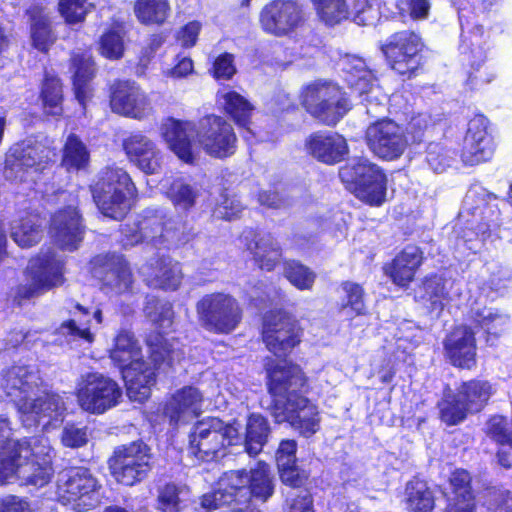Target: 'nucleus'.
Masks as SVG:
<instances>
[{
	"mask_svg": "<svg viewBox=\"0 0 512 512\" xmlns=\"http://www.w3.org/2000/svg\"><path fill=\"white\" fill-rule=\"evenodd\" d=\"M54 474L52 448L44 436L8 440L0 452V481L18 480L37 488L47 485Z\"/></svg>",
	"mask_w": 512,
	"mask_h": 512,
	"instance_id": "f257e3e1",
	"label": "nucleus"
},
{
	"mask_svg": "<svg viewBox=\"0 0 512 512\" xmlns=\"http://www.w3.org/2000/svg\"><path fill=\"white\" fill-rule=\"evenodd\" d=\"M94 202L104 216L121 220L131 208L135 186L121 168L107 167L91 188Z\"/></svg>",
	"mask_w": 512,
	"mask_h": 512,
	"instance_id": "f03ea898",
	"label": "nucleus"
},
{
	"mask_svg": "<svg viewBox=\"0 0 512 512\" xmlns=\"http://www.w3.org/2000/svg\"><path fill=\"white\" fill-rule=\"evenodd\" d=\"M302 104L315 118L326 125H335L350 109L340 87L332 82L317 80L302 92Z\"/></svg>",
	"mask_w": 512,
	"mask_h": 512,
	"instance_id": "7ed1b4c3",
	"label": "nucleus"
},
{
	"mask_svg": "<svg viewBox=\"0 0 512 512\" xmlns=\"http://www.w3.org/2000/svg\"><path fill=\"white\" fill-rule=\"evenodd\" d=\"M200 325L207 331L228 334L240 323L242 312L238 301L230 294L215 292L204 295L196 303Z\"/></svg>",
	"mask_w": 512,
	"mask_h": 512,
	"instance_id": "20e7f679",
	"label": "nucleus"
},
{
	"mask_svg": "<svg viewBox=\"0 0 512 512\" xmlns=\"http://www.w3.org/2000/svg\"><path fill=\"white\" fill-rule=\"evenodd\" d=\"M240 441L238 428L225 424L219 418L199 421L190 435V451L202 461L212 460L226 446Z\"/></svg>",
	"mask_w": 512,
	"mask_h": 512,
	"instance_id": "39448f33",
	"label": "nucleus"
},
{
	"mask_svg": "<svg viewBox=\"0 0 512 512\" xmlns=\"http://www.w3.org/2000/svg\"><path fill=\"white\" fill-rule=\"evenodd\" d=\"M342 182L350 185L355 195L370 205L379 206L385 200L386 176L379 167L366 159L342 167Z\"/></svg>",
	"mask_w": 512,
	"mask_h": 512,
	"instance_id": "423d86ee",
	"label": "nucleus"
},
{
	"mask_svg": "<svg viewBox=\"0 0 512 512\" xmlns=\"http://www.w3.org/2000/svg\"><path fill=\"white\" fill-rule=\"evenodd\" d=\"M52 151L38 141H23L10 148L6 155L4 176L8 180H33L51 160Z\"/></svg>",
	"mask_w": 512,
	"mask_h": 512,
	"instance_id": "0eeeda50",
	"label": "nucleus"
},
{
	"mask_svg": "<svg viewBox=\"0 0 512 512\" xmlns=\"http://www.w3.org/2000/svg\"><path fill=\"white\" fill-rule=\"evenodd\" d=\"M98 482L85 468H69L59 473L57 495L76 511L89 510L98 503Z\"/></svg>",
	"mask_w": 512,
	"mask_h": 512,
	"instance_id": "6e6552de",
	"label": "nucleus"
},
{
	"mask_svg": "<svg viewBox=\"0 0 512 512\" xmlns=\"http://www.w3.org/2000/svg\"><path fill=\"white\" fill-rule=\"evenodd\" d=\"M76 395L83 410L102 414L119 403L122 390L113 379L94 372L81 376Z\"/></svg>",
	"mask_w": 512,
	"mask_h": 512,
	"instance_id": "1a4fd4ad",
	"label": "nucleus"
},
{
	"mask_svg": "<svg viewBox=\"0 0 512 512\" xmlns=\"http://www.w3.org/2000/svg\"><path fill=\"white\" fill-rule=\"evenodd\" d=\"M112 475L119 482L132 486L142 481L151 470V453L142 441L118 447L109 460Z\"/></svg>",
	"mask_w": 512,
	"mask_h": 512,
	"instance_id": "9d476101",
	"label": "nucleus"
},
{
	"mask_svg": "<svg viewBox=\"0 0 512 512\" xmlns=\"http://www.w3.org/2000/svg\"><path fill=\"white\" fill-rule=\"evenodd\" d=\"M303 329L299 322L283 311L264 316L262 338L267 349L277 357L286 356L300 344Z\"/></svg>",
	"mask_w": 512,
	"mask_h": 512,
	"instance_id": "9b49d317",
	"label": "nucleus"
},
{
	"mask_svg": "<svg viewBox=\"0 0 512 512\" xmlns=\"http://www.w3.org/2000/svg\"><path fill=\"white\" fill-rule=\"evenodd\" d=\"M272 414L279 423L287 422L301 435L309 437L319 429L318 407L309 399L298 396L278 399L273 405Z\"/></svg>",
	"mask_w": 512,
	"mask_h": 512,
	"instance_id": "f8f14e48",
	"label": "nucleus"
},
{
	"mask_svg": "<svg viewBox=\"0 0 512 512\" xmlns=\"http://www.w3.org/2000/svg\"><path fill=\"white\" fill-rule=\"evenodd\" d=\"M17 410L22 424L30 428L41 423L47 425L53 420H59L66 406L59 394L40 388L29 399L21 400Z\"/></svg>",
	"mask_w": 512,
	"mask_h": 512,
	"instance_id": "ddd939ff",
	"label": "nucleus"
},
{
	"mask_svg": "<svg viewBox=\"0 0 512 512\" xmlns=\"http://www.w3.org/2000/svg\"><path fill=\"white\" fill-rule=\"evenodd\" d=\"M365 137L370 150L384 160L398 159L408 146L403 128L392 120L372 123L368 126Z\"/></svg>",
	"mask_w": 512,
	"mask_h": 512,
	"instance_id": "4468645a",
	"label": "nucleus"
},
{
	"mask_svg": "<svg viewBox=\"0 0 512 512\" xmlns=\"http://www.w3.org/2000/svg\"><path fill=\"white\" fill-rule=\"evenodd\" d=\"M198 142L210 156L224 158L234 154L237 137L232 125L224 118L210 115L201 120Z\"/></svg>",
	"mask_w": 512,
	"mask_h": 512,
	"instance_id": "2eb2a0df",
	"label": "nucleus"
},
{
	"mask_svg": "<svg viewBox=\"0 0 512 512\" xmlns=\"http://www.w3.org/2000/svg\"><path fill=\"white\" fill-rule=\"evenodd\" d=\"M303 21L302 7L293 0H274L260 13L262 29L278 37L294 32Z\"/></svg>",
	"mask_w": 512,
	"mask_h": 512,
	"instance_id": "dca6fc26",
	"label": "nucleus"
},
{
	"mask_svg": "<svg viewBox=\"0 0 512 512\" xmlns=\"http://www.w3.org/2000/svg\"><path fill=\"white\" fill-rule=\"evenodd\" d=\"M28 272L30 284L18 288L16 298L19 300L29 299L62 283V261L51 253L32 259Z\"/></svg>",
	"mask_w": 512,
	"mask_h": 512,
	"instance_id": "f3484780",
	"label": "nucleus"
},
{
	"mask_svg": "<svg viewBox=\"0 0 512 512\" xmlns=\"http://www.w3.org/2000/svg\"><path fill=\"white\" fill-rule=\"evenodd\" d=\"M423 44L420 37L412 31H401L393 34L382 46L391 68L405 75L417 68V56Z\"/></svg>",
	"mask_w": 512,
	"mask_h": 512,
	"instance_id": "a211bd4d",
	"label": "nucleus"
},
{
	"mask_svg": "<svg viewBox=\"0 0 512 512\" xmlns=\"http://www.w3.org/2000/svg\"><path fill=\"white\" fill-rule=\"evenodd\" d=\"M110 105L115 113L135 119L146 117L152 110L146 94L138 85L129 81L114 84Z\"/></svg>",
	"mask_w": 512,
	"mask_h": 512,
	"instance_id": "6ab92c4d",
	"label": "nucleus"
},
{
	"mask_svg": "<svg viewBox=\"0 0 512 512\" xmlns=\"http://www.w3.org/2000/svg\"><path fill=\"white\" fill-rule=\"evenodd\" d=\"M488 124V119L483 115H476L469 121L462 152L466 164L476 165L492 157L494 145L488 133Z\"/></svg>",
	"mask_w": 512,
	"mask_h": 512,
	"instance_id": "aec40b11",
	"label": "nucleus"
},
{
	"mask_svg": "<svg viewBox=\"0 0 512 512\" xmlns=\"http://www.w3.org/2000/svg\"><path fill=\"white\" fill-rule=\"evenodd\" d=\"M269 376V391L274 397V403L278 399L286 400L287 397H298V392L306 386L307 379L301 368L287 361H281L273 367L266 365Z\"/></svg>",
	"mask_w": 512,
	"mask_h": 512,
	"instance_id": "412c9836",
	"label": "nucleus"
},
{
	"mask_svg": "<svg viewBox=\"0 0 512 512\" xmlns=\"http://www.w3.org/2000/svg\"><path fill=\"white\" fill-rule=\"evenodd\" d=\"M41 385L39 372L33 366L15 365L2 375L1 386L16 407L21 400L33 396L41 388Z\"/></svg>",
	"mask_w": 512,
	"mask_h": 512,
	"instance_id": "4be33fe9",
	"label": "nucleus"
},
{
	"mask_svg": "<svg viewBox=\"0 0 512 512\" xmlns=\"http://www.w3.org/2000/svg\"><path fill=\"white\" fill-rule=\"evenodd\" d=\"M204 396L194 386L177 390L166 402L163 413L172 424L186 423L202 413Z\"/></svg>",
	"mask_w": 512,
	"mask_h": 512,
	"instance_id": "5701e85b",
	"label": "nucleus"
},
{
	"mask_svg": "<svg viewBox=\"0 0 512 512\" xmlns=\"http://www.w3.org/2000/svg\"><path fill=\"white\" fill-rule=\"evenodd\" d=\"M50 233L54 241L63 249L74 250L83 238L81 216L76 207L69 205L57 211L52 217Z\"/></svg>",
	"mask_w": 512,
	"mask_h": 512,
	"instance_id": "b1692460",
	"label": "nucleus"
},
{
	"mask_svg": "<svg viewBox=\"0 0 512 512\" xmlns=\"http://www.w3.org/2000/svg\"><path fill=\"white\" fill-rule=\"evenodd\" d=\"M219 488L205 494L201 499V508L208 511L236 500L238 494L247 495L248 473L244 470L228 471L218 482Z\"/></svg>",
	"mask_w": 512,
	"mask_h": 512,
	"instance_id": "393cba45",
	"label": "nucleus"
},
{
	"mask_svg": "<svg viewBox=\"0 0 512 512\" xmlns=\"http://www.w3.org/2000/svg\"><path fill=\"white\" fill-rule=\"evenodd\" d=\"M444 347L454 366L471 369L476 364V340L469 327H456L447 336Z\"/></svg>",
	"mask_w": 512,
	"mask_h": 512,
	"instance_id": "a878e982",
	"label": "nucleus"
},
{
	"mask_svg": "<svg viewBox=\"0 0 512 512\" xmlns=\"http://www.w3.org/2000/svg\"><path fill=\"white\" fill-rule=\"evenodd\" d=\"M305 146L313 158L329 165L342 161L349 151L346 139L338 133H314L307 138Z\"/></svg>",
	"mask_w": 512,
	"mask_h": 512,
	"instance_id": "bb28decb",
	"label": "nucleus"
},
{
	"mask_svg": "<svg viewBox=\"0 0 512 512\" xmlns=\"http://www.w3.org/2000/svg\"><path fill=\"white\" fill-rule=\"evenodd\" d=\"M147 285L153 288L176 290L182 281V271L178 262L168 257L151 260L141 268Z\"/></svg>",
	"mask_w": 512,
	"mask_h": 512,
	"instance_id": "cd10ccee",
	"label": "nucleus"
},
{
	"mask_svg": "<svg viewBox=\"0 0 512 512\" xmlns=\"http://www.w3.org/2000/svg\"><path fill=\"white\" fill-rule=\"evenodd\" d=\"M423 260V251L415 245H408L395 256L384 270L394 284L406 287L414 280Z\"/></svg>",
	"mask_w": 512,
	"mask_h": 512,
	"instance_id": "c85d7f7f",
	"label": "nucleus"
},
{
	"mask_svg": "<svg viewBox=\"0 0 512 512\" xmlns=\"http://www.w3.org/2000/svg\"><path fill=\"white\" fill-rule=\"evenodd\" d=\"M193 132V124L187 121L168 118L161 125V135L168 147L186 163H192L194 160L190 143V136Z\"/></svg>",
	"mask_w": 512,
	"mask_h": 512,
	"instance_id": "c756f323",
	"label": "nucleus"
},
{
	"mask_svg": "<svg viewBox=\"0 0 512 512\" xmlns=\"http://www.w3.org/2000/svg\"><path fill=\"white\" fill-rule=\"evenodd\" d=\"M154 370V367L142 359L123 368L122 375L131 400L143 402L149 398L151 387L155 383Z\"/></svg>",
	"mask_w": 512,
	"mask_h": 512,
	"instance_id": "7c9ffc66",
	"label": "nucleus"
},
{
	"mask_svg": "<svg viewBox=\"0 0 512 512\" xmlns=\"http://www.w3.org/2000/svg\"><path fill=\"white\" fill-rule=\"evenodd\" d=\"M140 232L144 240L154 244L167 242L178 245L187 240L184 233V224L172 219L163 224L156 218L146 220L141 224Z\"/></svg>",
	"mask_w": 512,
	"mask_h": 512,
	"instance_id": "2f4dec72",
	"label": "nucleus"
},
{
	"mask_svg": "<svg viewBox=\"0 0 512 512\" xmlns=\"http://www.w3.org/2000/svg\"><path fill=\"white\" fill-rule=\"evenodd\" d=\"M216 103L239 127H247L250 123L254 105L237 91L230 87L218 90Z\"/></svg>",
	"mask_w": 512,
	"mask_h": 512,
	"instance_id": "473e14b6",
	"label": "nucleus"
},
{
	"mask_svg": "<svg viewBox=\"0 0 512 512\" xmlns=\"http://www.w3.org/2000/svg\"><path fill=\"white\" fill-rule=\"evenodd\" d=\"M96 273L102 282V288L107 292L124 293L133 283L130 267L121 257H113L101 271Z\"/></svg>",
	"mask_w": 512,
	"mask_h": 512,
	"instance_id": "72a5a7b5",
	"label": "nucleus"
},
{
	"mask_svg": "<svg viewBox=\"0 0 512 512\" xmlns=\"http://www.w3.org/2000/svg\"><path fill=\"white\" fill-rule=\"evenodd\" d=\"M73 87L76 99L85 105L90 97V81L94 75V61L88 51H77L71 56Z\"/></svg>",
	"mask_w": 512,
	"mask_h": 512,
	"instance_id": "f704fd0d",
	"label": "nucleus"
},
{
	"mask_svg": "<svg viewBox=\"0 0 512 512\" xmlns=\"http://www.w3.org/2000/svg\"><path fill=\"white\" fill-rule=\"evenodd\" d=\"M247 249L262 270H274L281 260V247L271 234L256 235Z\"/></svg>",
	"mask_w": 512,
	"mask_h": 512,
	"instance_id": "c9c22d12",
	"label": "nucleus"
},
{
	"mask_svg": "<svg viewBox=\"0 0 512 512\" xmlns=\"http://www.w3.org/2000/svg\"><path fill=\"white\" fill-rule=\"evenodd\" d=\"M454 282L434 275L425 279L422 285V298L430 304V309L440 313L452 300L451 289Z\"/></svg>",
	"mask_w": 512,
	"mask_h": 512,
	"instance_id": "e433bc0d",
	"label": "nucleus"
},
{
	"mask_svg": "<svg viewBox=\"0 0 512 512\" xmlns=\"http://www.w3.org/2000/svg\"><path fill=\"white\" fill-rule=\"evenodd\" d=\"M71 314L72 318L64 321L59 327V333L68 338L69 341L83 340L86 343H92L94 335L88 325L90 322L88 310L80 304H76Z\"/></svg>",
	"mask_w": 512,
	"mask_h": 512,
	"instance_id": "4c0bfd02",
	"label": "nucleus"
},
{
	"mask_svg": "<svg viewBox=\"0 0 512 512\" xmlns=\"http://www.w3.org/2000/svg\"><path fill=\"white\" fill-rule=\"evenodd\" d=\"M134 14L145 25H162L171 14L169 0H135Z\"/></svg>",
	"mask_w": 512,
	"mask_h": 512,
	"instance_id": "58836bf2",
	"label": "nucleus"
},
{
	"mask_svg": "<svg viewBox=\"0 0 512 512\" xmlns=\"http://www.w3.org/2000/svg\"><path fill=\"white\" fill-rule=\"evenodd\" d=\"M460 401L471 413L479 412L492 395V387L487 381L471 380L463 383L458 389Z\"/></svg>",
	"mask_w": 512,
	"mask_h": 512,
	"instance_id": "ea45409f",
	"label": "nucleus"
},
{
	"mask_svg": "<svg viewBox=\"0 0 512 512\" xmlns=\"http://www.w3.org/2000/svg\"><path fill=\"white\" fill-rule=\"evenodd\" d=\"M110 358L122 370L134 361L142 359L139 343L130 332L121 331L116 336L114 347L110 350Z\"/></svg>",
	"mask_w": 512,
	"mask_h": 512,
	"instance_id": "a19ab883",
	"label": "nucleus"
},
{
	"mask_svg": "<svg viewBox=\"0 0 512 512\" xmlns=\"http://www.w3.org/2000/svg\"><path fill=\"white\" fill-rule=\"evenodd\" d=\"M42 222L37 215H28L15 221L11 226V237L23 248L31 247L42 238Z\"/></svg>",
	"mask_w": 512,
	"mask_h": 512,
	"instance_id": "79ce46f5",
	"label": "nucleus"
},
{
	"mask_svg": "<svg viewBox=\"0 0 512 512\" xmlns=\"http://www.w3.org/2000/svg\"><path fill=\"white\" fill-rule=\"evenodd\" d=\"M247 490L250 495L266 501L274 492L273 477L269 465L259 461L248 473Z\"/></svg>",
	"mask_w": 512,
	"mask_h": 512,
	"instance_id": "37998d69",
	"label": "nucleus"
},
{
	"mask_svg": "<svg viewBox=\"0 0 512 512\" xmlns=\"http://www.w3.org/2000/svg\"><path fill=\"white\" fill-rule=\"evenodd\" d=\"M270 433L267 420L252 414L247 421L244 446L249 455H257L263 449Z\"/></svg>",
	"mask_w": 512,
	"mask_h": 512,
	"instance_id": "c03bdc74",
	"label": "nucleus"
},
{
	"mask_svg": "<svg viewBox=\"0 0 512 512\" xmlns=\"http://www.w3.org/2000/svg\"><path fill=\"white\" fill-rule=\"evenodd\" d=\"M321 22L334 26L346 20L350 15L347 0H311Z\"/></svg>",
	"mask_w": 512,
	"mask_h": 512,
	"instance_id": "a18cd8bd",
	"label": "nucleus"
},
{
	"mask_svg": "<svg viewBox=\"0 0 512 512\" xmlns=\"http://www.w3.org/2000/svg\"><path fill=\"white\" fill-rule=\"evenodd\" d=\"M406 502L410 512H431L434 508V497L426 483L415 480L407 484Z\"/></svg>",
	"mask_w": 512,
	"mask_h": 512,
	"instance_id": "49530a36",
	"label": "nucleus"
},
{
	"mask_svg": "<svg viewBox=\"0 0 512 512\" xmlns=\"http://www.w3.org/2000/svg\"><path fill=\"white\" fill-rule=\"evenodd\" d=\"M90 160L86 145L74 134L68 136L63 149L62 164L67 169H83Z\"/></svg>",
	"mask_w": 512,
	"mask_h": 512,
	"instance_id": "de8ad7c7",
	"label": "nucleus"
},
{
	"mask_svg": "<svg viewBox=\"0 0 512 512\" xmlns=\"http://www.w3.org/2000/svg\"><path fill=\"white\" fill-rule=\"evenodd\" d=\"M166 194L176 209L188 211L195 206L199 197V190L195 186L178 179L170 185Z\"/></svg>",
	"mask_w": 512,
	"mask_h": 512,
	"instance_id": "09e8293b",
	"label": "nucleus"
},
{
	"mask_svg": "<svg viewBox=\"0 0 512 512\" xmlns=\"http://www.w3.org/2000/svg\"><path fill=\"white\" fill-rule=\"evenodd\" d=\"M124 33L120 26L106 31L99 40V52L105 58L118 60L124 54Z\"/></svg>",
	"mask_w": 512,
	"mask_h": 512,
	"instance_id": "8fccbe9b",
	"label": "nucleus"
},
{
	"mask_svg": "<svg viewBox=\"0 0 512 512\" xmlns=\"http://www.w3.org/2000/svg\"><path fill=\"white\" fill-rule=\"evenodd\" d=\"M41 98L43 101V107L47 114L50 115H60L62 113V86L60 84L59 79L55 77H46L42 92Z\"/></svg>",
	"mask_w": 512,
	"mask_h": 512,
	"instance_id": "3c124183",
	"label": "nucleus"
},
{
	"mask_svg": "<svg viewBox=\"0 0 512 512\" xmlns=\"http://www.w3.org/2000/svg\"><path fill=\"white\" fill-rule=\"evenodd\" d=\"M188 495L186 486L166 484L159 490L158 503L163 512H179L180 503Z\"/></svg>",
	"mask_w": 512,
	"mask_h": 512,
	"instance_id": "603ef678",
	"label": "nucleus"
},
{
	"mask_svg": "<svg viewBox=\"0 0 512 512\" xmlns=\"http://www.w3.org/2000/svg\"><path fill=\"white\" fill-rule=\"evenodd\" d=\"M145 313L151 322L162 329L171 327L173 323L174 312L169 302L151 299L145 307Z\"/></svg>",
	"mask_w": 512,
	"mask_h": 512,
	"instance_id": "864d4df0",
	"label": "nucleus"
},
{
	"mask_svg": "<svg viewBox=\"0 0 512 512\" xmlns=\"http://www.w3.org/2000/svg\"><path fill=\"white\" fill-rule=\"evenodd\" d=\"M147 343L155 364L167 362L171 365L174 361L179 360V353L172 348V345L162 335L150 336Z\"/></svg>",
	"mask_w": 512,
	"mask_h": 512,
	"instance_id": "5fc2aeb1",
	"label": "nucleus"
},
{
	"mask_svg": "<svg viewBox=\"0 0 512 512\" xmlns=\"http://www.w3.org/2000/svg\"><path fill=\"white\" fill-rule=\"evenodd\" d=\"M284 275L292 285L300 290L311 289L315 281L314 272L295 261L285 264Z\"/></svg>",
	"mask_w": 512,
	"mask_h": 512,
	"instance_id": "6e6d98bb",
	"label": "nucleus"
},
{
	"mask_svg": "<svg viewBox=\"0 0 512 512\" xmlns=\"http://www.w3.org/2000/svg\"><path fill=\"white\" fill-rule=\"evenodd\" d=\"M388 3L395 6L394 14L414 20L425 19L430 10L428 0H388Z\"/></svg>",
	"mask_w": 512,
	"mask_h": 512,
	"instance_id": "4d7b16f0",
	"label": "nucleus"
},
{
	"mask_svg": "<svg viewBox=\"0 0 512 512\" xmlns=\"http://www.w3.org/2000/svg\"><path fill=\"white\" fill-rule=\"evenodd\" d=\"M31 33L33 44L40 51H46L55 40L50 20L46 15H40L33 19Z\"/></svg>",
	"mask_w": 512,
	"mask_h": 512,
	"instance_id": "13d9d810",
	"label": "nucleus"
},
{
	"mask_svg": "<svg viewBox=\"0 0 512 512\" xmlns=\"http://www.w3.org/2000/svg\"><path fill=\"white\" fill-rule=\"evenodd\" d=\"M59 12L69 24L84 21L92 5L87 0H59Z\"/></svg>",
	"mask_w": 512,
	"mask_h": 512,
	"instance_id": "bf43d9fd",
	"label": "nucleus"
},
{
	"mask_svg": "<svg viewBox=\"0 0 512 512\" xmlns=\"http://www.w3.org/2000/svg\"><path fill=\"white\" fill-rule=\"evenodd\" d=\"M486 433L494 441L512 448V423L502 416L496 415L486 424Z\"/></svg>",
	"mask_w": 512,
	"mask_h": 512,
	"instance_id": "052dcab7",
	"label": "nucleus"
},
{
	"mask_svg": "<svg viewBox=\"0 0 512 512\" xmlns=\"http://www.w3.org/2000/svg\"><path fill=\"white\" fill-rule=\"evenodd\" d=\"M355 65L353 69L356 70L358 75L352 74L347 78L351 88L358 92L360 95L369 94L374 92L375 86L373 83V76L370 71L365 69V63L361 59H354Z\"/></svg>",
	"mask_w": 512,
	"mask_h": 512,
	"instance_id": "680f3d73",
	"label": "nucleus"
},
{
	"mask_svg": "<svg viewBox=\"0 0 512 512\" xmlns=\"http://www.w3.org/2000/svg\"><path fill=\"white\" fill-rule=\"evenodd\" d=\"M441 419L448 425H455L463 421L467 413H471L466 409L463 401H460L458 394L452 399H446L440 404Z\"/></svg>",
	"mask_w": 512,
	"mask_h": 512,
	"instance_id": "e2e57ef3",
	"label": "nucleus"
},
{
	"mask_svg": "<svg viewBox=\"0 0 512 512\" xmlns=\"http://www.w3.org/2000/svg\"><path fill=\"white\" fill-rule=\"evenodd\" d=\"M344 293L345 303H343V309L350 308L355 315H360L365 312L364 303V291L363 288L353 282H344L341 287Z\"/></svg>",
	"mask_w": 512,
	"mask_h": 512,
	"instance_id": "0e129e2a",
	"label": "nucleus"
},
{
	"mask_svg": "<svg viewBox=\"0 0 512 512\" xmlns=\"http://www.w3.org/2000/svg\"><path fill=\"white\" fill-rule=\"evenodd\" d=\"M484 498L485 504L492 512H512V496L508 490L488 488Z\"/></svg>",
	"mask_w": 512,
	"mask_h": 512,
	"instance_id": "69168bd1",
	"label": "nucleus"
},
{
	"mask_svg": "<svg viewBox=\"0 0 512 512\" xmlns=\"http://www.w3.org/2000/svg\"><path fill=\"white\" fill-rule=\"evenodd\" d=\"M162 165L163 155L157 145L150 139L146 151L136 166L146 174H155L161 170Z\"/></svg>",
	"mask_w": 512,
	"mask_h": 512,
	"instance_id": "338daca9",
	"label": "nucleus"
},
{
	"mask_svg": "<svg viewBox=\"0 0 512 512\" xmlns=\"http://www.w3.org/2000/svg\"><path fill=\"white\" fill-rule=\"evenodd\" d=\"M150 138L142 133H133L123 141V148L129 160L137 165L139 159L146 151Z\"/></svg>",
	"mask_w": 512,
	"mask_h": 512,
	"instance_id": "774afa93",
	"label": "nucleus"
}]
</instances>
